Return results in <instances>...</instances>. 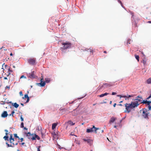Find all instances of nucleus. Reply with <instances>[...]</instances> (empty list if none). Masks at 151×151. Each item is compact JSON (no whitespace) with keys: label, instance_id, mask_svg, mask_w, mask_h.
I'll list each match as a JSON object with an SVG mask.
<instances>
[{"label":"nucleus","instance_id":"nucleus-51","mask_svg":"<svg viewBox=\"0 0 151 151\" xmlns=\"http://www.w3.org/2000/svg\"><path fill=\"white\" fill-rule=\"evenodd\" d=\"M24 144H25V143H24V142H22V143H20V144H21V145H24Z\"/></svg>","mask_w":151,"mask_h":151},{"label":"nucleus","instance_id":"nucleus-59","mask_svg":"<svg viewBox=\"0 0 151 151\" xmlns=\"http://www.w3.org/2000/svg\"><path fill=\"white\" fill-rule=\"evenodd\" d=\"M18 142H17L16 143L15 145H18Z\"/></svg>","mask_w":151,"mask_h":151},{"label":"nucleus","instance_id":"nucleus-21","mask_svg":"<svg viewBox=\"0 0 151 151\" xmlns=\"http://www.w3.org/2000/svg\"><path fill=\"white\" fill-rule=\"evenodd\" d=\"M146 83L148 84L151 83V77L149 78L146 81Z\"/></svg>","mask_w":151,"mask_h":151},{"label":"nucleus","instance_id":"nucleus-48","mask_svg":"<svg viewBox=\"0 0 151 151\" xmlns=\"http://www.w3.org/2000/svg\"><path fill=\"white\" fill-rule=\"evenodd\" d=\"M148 108H149V110H151V106H149Z\"/></svg>","mask_w":151,"mask_h":151},{"label":"nucleus","instance_id":"nucleus-22","mask_svg":"<svg viewBox=\"0 0 151 151\" xmlns=\"http://www.w3.org/2000/svg\"><path fill=\"white\" fill-rule=\"evenodd\" d=\"M12 104L15 108H18L19 106V105L16 103H15L14 104L12 103Z\"/></svg>","mask_w":151,"mask_h":151},{"label":"nucleus","instance_id":"nucleus-17","mask_svg":"<svg viewBox=\"0 0 151 151\" xmlns=\"http://www.w3.org/2000/svg\"><path fill=\"white\" fill-rule=\"evenodd\" d=\"M12 72V70H11L10 68H9L8 69V71L7 73L5 74L8 77L9 76L10 74V72Z\"/></svg>","mask_w":151,"mask_h":151},{"label":"nucleus","instance_id":"nucleus-46","mask_svg":"<svg viewBox=\"0 0 151 151\" xmlns=\"http://www.w3.org/2000/svg\"><path fill=\"white\" fill-rule=\"evenodd\" d=\"M151 97V94L147 98V99H149Z\"/></svg>","mask_w":151,"mask_h":151},{"label":"nucleus","instance_id":"nucleus-57","mask_svg":"<svg viewBox=\"0 0 151 151\" xmlns=\"http://www.w3.org/2000/svg\"><path fill=\"white\" fill-rule=\"evenodd\" d=\"M111 103H112V101H110V103H109V104H111Z\"/></svg>","mask_w":151,"mask_h":151},{"label":"nucleus","instance_id":"nucleus-55","mask_svg":"<svg viewBox=\"0 0 151 151\" xmlns=\"http://www.w3.org/2000/svg\"><path fill=\"white\" fill-rule=\"evenodd\" d=\"M12 102L11 101H10V102L7 103V104L10 103L11 104H12Z\"/></svg>","mask_w":151,"mask_h":151},{"label":"nucleus","instance_id":"nucleus-44","mask_svg":"<svg viewBox=\"0 0 151 151\" xmlns=\"http://www.w3.org/2000/svg\"><path fill=\"white\" fill-rule=\"evenodd\" d=\"M40 146H39L37 148V151H40Z\"/></svg>","mask_w":151,"mask_h":151},{"label":"nucleus","instance_id":"nucleus-18","mask_svg":"<svg viewBox=\"0 0 151 151\" xmlns=\"http://www.w3.org/2000/svg\"><path fill=\"white\" fill-rule=\"evenodd\" d=\"M109 94V93H105L104 94H102L98 96H99L100 97H102L104 96H106Z\"/></svg>","mask_w":151,"mask_h":151},{"label":"nucleus","instance_id":"nucleus-7","mask_svg":"<svg viewBox=\"0 0 151 151\" xmlns=\"http://www.w3.org/2000/svg\"><path fill=\"white\" fill-rule=\"evenodd\" d=\"M112 85L108 83H103L102 86H101L99 88V89H104L107 88H109Z\"/></svg>","mask_w":151,"mask_h":151},{"label":"nucleus","instance_id":"nucleus-53","mask_svg":"<svg viewBox=\"0 0 151 151\" xmlns=\"http://www.w3.org/2000/svg\"><path fill=\"white\" fill-rule=\"evenodd\" d=\"M24 129H26V130H27V129L26 127H24Z\"/></svg>","mask_w":151,"mask_h":151},{"label":"nucleus","instance_id":"nucleus-36","mask_svg":"<svg viewBox=\"0 0 151 151\" xmlns=\"http://www.w3.org/2000/svg\"><path fill=\"white\" fill-rule=\"evenodd\" d=\"M24 123L23 122L21 123V126H20L21 127V128L24 127Z\"/></svg>","mask_w":151,"mask_h":151},{"label":"nucleus","instance_id":"nucleus-31","mask_svg":"<svg viewBox=\"0 0 151 151\" xmlns=\"http://www.w3.org/2000/svg\"><path fill=\"white\" fill-rule=\"evenodd\" d=\"M14 136L15 137L18 138L19 139H20L19 137L18 136H17V134H14Z\"/></svg>","mask_w":151,"mask_h":151},{"label":"nucleus","instance_id":"nucleus-42","mask_svg":"<svg viewBox=\"0 0 151 151\" xmlns=\"http://www.w3.org/2000/svg\"><path fill=\"white\" fill-rule=\"evenodd\" d=\"M19 94H20V96H23L22 92V91H20L19 92Z\"/></svg>","mask_w":151,"mask_h":151},{"label":"nucleus","instance_id":"nucleus-6","mask_svg":"<svg viewBox=\"0 0 151 151\" xmlns=\"http://www.w3.org/2000/svg\"><path fill=\"white\" fill-rule=\"evenodd\" d=\"M36 59L35 58H31L27 60L28 63L32 65H35L36 64Z\"/></svg>","mask_w":151,"mask_h":151},{"label":"nucleus","instance_id":"nucleus-4","mask_svg":"<svg viewBox=\"0 0 151 151\" xmlns=\"http://www.w3.org/2000/svg\"><path fill=\"white\" fill-rule=\"evenodd\" d=\"M134 101L137 106L140 104L142 103L143 99L142 97L138 96L134 99Z\"/></svg>","mask_w":151,"mask_h":151},{"label":"nucleus","instance_id":"nucleus-39","mask_svg":"<svg viewBox=\"0 0 151 151\" xmlns=\"http://www.w3.org/2000/svg\"><path fill=\"white\" fill-rule=\"evenodd\" d=\"M20 119H21V121H24V119L22 117V115H21L20 116Z\"/></svg>","mask_w":151,"mask_h":151},{"label":"nucleus","instance_id":"nucleus-28","mask_svg":"<svg viewBox=\"0 0 151 151\" xmlns=\"http://www.w3.org/2000/svg\"><path fill=\"white\" fill-rule=\"evenodd\" d=\"M131 41V40L130 39H128L127 41V44L128 45V44H130Z\"/></svg>","mask_w":151,"mask_h":151},{"label":"nucleus","instance_id":"nucleus-61","mask_svg":"<svg viewBox=\"0 0 151 151\" xmlns=\"http://www.w3.org/2000/svg\"><path fill=\"white\" fill-rule=\"evenodd\" d=\"M6 88H9V86H6Z\"/></svg>","mask_w":151,"mask_h":151},{"label":"nucleus","instance_id":"nucleus-19","mask_svg":"<svg viewBox=\"0 0 151 151\" xmlns=\"http://www.w3.org/2000/svg\"><path fill=\"white\" fill-rule=\"evenodd\" d=\"M5 50L4 49V50H1V57H3V56H4L5 55Z\"/></svg>","mask_w":151,"mask_h":151},{"label":"nucleus","instance_id":"nucleus-43","mask_svg":"<svg viewBox=\"0 0 151 151\" xmlns=\"http://www.w3.org/2000/svg\"><path fill=\"white\" fill-rule=\"evenodd\" d=\"M116 94V92H113L112 93V95H115Z\"/></svg>","mask_w":151,"mask_h":151},{"label":"nucleus","instance_id":"nucleus-32","mask_svg":"<svg viewBox=\"0 0 151 151\" xmlns=\"http://www.w3.org/2000/svg\"><path fill=\"white\" fill-rule=\"evenodd\" d=\"M118 2L120 4L121 6L123 8H124V6H123V4L122 2L121 1H120V0H118Z\"/></svg>","mask_w":151,"mask_h":151},{"label":"nucleus","instance_id":"nucleus-63","mask_svg":"<svg viewBox=\"0 0 151 151\" xmlns=\"http://www.w3.org/2000/svg\"><path fill=\"white\" fill-rule=\"evenodd\" d=\"M101 133H103L104 132V130H101Z\"/></svg>","mask_w":151,"mask_h":151},{"label":"nucleus","instance_id":"nucleus-2","mask_svg":"<svg viewBox=\"0 0 151 151\" xmlns=\"http://www.w3.org/2000/svg\"><path fill=\"white\" fill-rule=\"evenodd\" d=\"M62 44L63 46L61 47V49L63 50H65L70 48L72 46V44L68 41H66L65 42H63Z\"/></svg>","mask_w":151,"mask_h":151},{"label":"nucleus","instance_id":"nucleus-5","mask_svg":"<svg viewBox=\"0 0 151 151\" xmlns=\"http://www.w3.org/2000/svg\"><path fill=\"white\" fill-rule=\"evenodd\" d=\"M149 114V112L146 109H143L142 116L145 119H148V116Z\"/></svg>","mask_w":151,"mask_h":151},{"label":"nucleus","instance_id":"nucleus-45","mask_svg":"<svg viewBox=\"0 0 151 151\" xmlns=\"http://www.w3.org/2000/svg\"><path fill=\"white\" fill-rule=\"evenodd\" d=\"M27 100L26 101V102L27 103L29 102V97H28V98H27Z\"/></svg>","mask_w":151,"mask_h":151},{"label":"nucleus","instance_id":"nucleus-14","mask_svg":"<svg viewBox=\"0 0 151 151\" xmlns=\"http://www.w3.org/2000/svg\"><path fill=\"white\" fill-rule=\"evenodd\" d=\"M118 96H120V98L123 97L124 98H129L130 97H133V96L127 95V96H121V95H118Z\"/></svg>","mask_w":151,"mask_h":151},{"label":"nucleus","instance_id":"nucleus-47","mask_svg":"<svg viewBox=\"0 0 151 151\" xmlns=\"http://www.w3.org/2000/svg\"><path fill=\"white\" fill-rule=\"evenodd\" d=\"M103 103L106 104L107 102L106 101H104L103 102H101L100 103L101 104H103Z\"/></svg>","mask_w":151,"mask_h":151},{"label":"nucleus","instance_id":"nucleus-27","mask_svg":"<svg viewBox=\"0 0 151 151\" xmlns=\"http://www.w3.org/2000/svg\"><path fill=\"white\" fill-rule=\"evenodd\" d=\"M68 122L71 125H73L75 124V123H73V122H71V121H69Z\"/></svg>","mask_w":151,"mask_h":151},{"label":"nucleus","instance_id":"nucleus-37","mask_svg":"<svg viewBox=\"0 0 151 151\" xmlns=\"http://www.w3.org/2000/svg\"><path fill=\"white\" fill-rule=\"evenodd\" d=\"M13 138H12V134H11L10 136V138H9V140H11L12 139H13Z\"/></svg>","mask_w":151,"mask_h":151},{"label":"nucleus","instance_id":"nucleus-29","mask_svg":"<svg viewBox=\"0 0 151 151\" xmlns=\"http://www.w3.org/2000/svg\"><path fill=\"white\" fill-rule=\"evenodd\" d=\"M4 138L6 140H8V136H7V135L4 136Z\"/></svg>","mask_w":151,"mask_h":151},{"label":"nucleus","instance_id":"nucleus-3","mask_svg":"<svg viewBox=\"0 0 151 151\" xmlns=\"http://www.w3.org/2000/svg\"><path fill=\"white\" fill-rule=\"evenodd\" d=\"M42 78H41L40 79L41 82L40 83H37V84L39 86H40L41 87H43L45 85V83H50L51 81V79L50 78H45V81L43 82V77H42Z\"/></svg>","mask_w":151,"mask_h":151},{"label":"nucleus","instance_id":"nucleus-16","mask_svg":"<svg viewBox=\"0 0 151 151\" xmlns=\"http://www.w3.org/2000/svg\"><path fill=\"white\" fill-rule=\"evenodd\" d=\"M116 119V118L115 117H114V116L112 117L109 122L110 123H113L114 121Z\"/></svg>","mask_w":151,"mask_h":151},{"label":"nucleus","instance_id":"nucleus-8","mask_svg":"<svg viewBox=\"0 0 151 151\" xmlns=\"http://www.w3.org/2000/svg\"><path fill=\"white\" fill-rule=\"evenodd\" d=\"M99 129V128H96L94 126H93V127L89 129H87L86 132L88 133H89L90 132H93V131H95L96 133H97V132H96L97 130Z\"/></svg>","mask_w":151,"mask_h":151},{"label":"nucleus","instance_id":"nucleus-9","mask_svg":"<svg viewBox=\"0 0 151 151\" xmlns=\"http://www.w3.org/2000/svg\"><path fill=\"white\" fill-rule=\"evenodd\" d=\"M83 140L84 142H86L87 143L90 145H91L93 143V140L88 138L83 139Z\"/></svg>","mask_w":151,"mask_h":151},{"label":"nucleus","instance_id":"nucleus-49","mask_svg":"<svg viewBox=\"0 0 151 151\" xmlns=\"http://www.w3.org/2000/svg\"><path fill=\"white\" fill-rule=\"evenodd\" d=\"M20 139L21 140V142H22L24 140L23 138H22L21 139Z\"/></svg>","mask_w":151,"mask_h":151},{"label":"nucleus","instance_id":"nucleus-35","mask_svg":"<svg viewBox=\"0 0 151 151\" xmlns=\"http://www.w3.org/2000/svg\"><path fill=\"white\" fill-rule=\"evenodd\" d=\"M28 97H29L28 95L27 94H25L24 96V97H23V98L24 99V98H27Z\"/></svg>","mask_w":151,"mask_h":151},{"label":"nucleus","instance_id":"nucleus-13","mask_svg":"<svg viewBox=\"0 0 151 151\" xmlns=\"http://www.w3.org/2000/svg\"><path fill=\"white\" fill-rule=\"evenodd\" d=\"M8 115L7 112L5 111L2 114L1 116L3 118H5Z\"/></svg>","mask_w":151,"mask_h":151},{"label":"nucleus","instance_id":"nucleus-15","mask_svg":"<svg viewBox=\"0 0 151 151\" xmlns=\"http://www.w3.org/2000/svg\"><path fill=\"white\" fill-rule=\"evenodd\" d=\"M151 103V101H147V100H143V102L142 103L145 104H147V105H148V106H150V105Z\"/></svg>","mask_w":151,"mask_h":151},{"label":"nucleus","instance_id":"nucleus-23","mask_svg":"<svg viewBox=\"0 0 151 151\" xmlns=\"http://www.w3.org/2000/svg\"><path fill=\"white\" fill-rule=\"evenodd\" d=\"M6 144L7 145V146L8 147H13L14 146V143H13L12 144H11L10 145L9 144H8V143L6 142Z\"/></svg>","mask_w":151,"mask_h":151},{"label":"nucleus","instance_id":"nucleus-20","mask_svg":"<svg viewBox=\"0 0 151 151\" xmlns=\"http://www.w3.org/2000/svg\"><path fill=\"white\" fill-rule=\"evenodd\" d=\"M57 125V123H53L52 125V129H54L55 128Z\"/></svg>","mask_w":151,"mask_h":151},{"label":"nucleus","instance_id":"nucleus-24","mask_svg":"<svg viewBox=\"0 0 151 151\" xmlns=\"http://www.w3.org/2000/svg\"><path fill=\"white\" fill-rule=\"evenodd\" d=\"M34 137L35 138V140L36 139V138H37L38 140H40V137L37 135L35 134L34 135Z\"/></svg>","mask_w":151,"mask_h":151},{"label":"nucleus","instance_id":"nucleus-50","mask_svg":"<svg viewBox=\"0 0 151 151\" xmlns=\"http://www.w3.org/2000/svg\"><path fill=\"white\" fill-rule=\"evenodd\" d=\"M116 103H115L114 104V105H113V106L114 107H115L116 106Z\"/></svg>","mask_w":151,"mask_h":151},{"label":"nucleus","instance_id":"nucleus-62","mask_svg":"<svg viewBox=\"0 0 151 151\" xmlns=\"http://www.w3.org/2000/svg\"><path fill=\"white\" fill-rule=\"evenodd\" d=\"M114 128H116V125H115V126H114Z\"/></svg>","mask_w":151,"mask_h":151},{"label":"nucleus","instance_id":"nucleus-60","mask_svg":"<svg viewBox=\"0 0 151 151\" xmlns=\"http://www.w3.org/2000/svg\"><path fill=\"white\" fill-rule=\"evenodd\" d=\"M119 105L120 106H122V105L121 104H119Z\"/></svg>","mask_w":151,"mask_h":151},{"label":"nucleus","instance_id":"nucleus-64","mask_svg":"<svg viewBox=\"0 0 151 151\" xmlns=\"http://www.w3.org/2000/svg\"><path fill=\"white\" fill-rule=\"evenodd\" d=\"M122 102H123V101H120L119 102V103H122Z\"/></svg>","mask_w":151,"mask_h":151},{"label":"nucleus","instance_id":"nucleus-40","mask_svg":"<svg viewBox=\"0 0 151 151\" xmlns=\"http://www.w3.org/2000/svg\"><path fill=\"white\" fill-rule=\"evenodd\" d=\"M5 131L6 132V135H7L8 134V133H7V132H8V131L6 129H5Z\"/></svg>","mask_w":151,"mask_h":151},{"label":"nucleus","instance_id":"nucleus-38","mask_svg":"<svg viewBox=\"0 0 151 151\" xmlns=\"http://www.w3.org/2000/svg\"><path fill=\"white\" fill-rule=\"evenodd\" d=\"M26 78V77L25 76H24L23 75V76H22L20 77V78L21 79V78Z\"/></svg>","mask_w":151,"mask_h":151},{"label":"nucleus","instance_id":"nucleus-41","mask_svg":"<svg viewBox=\"0 0 151 151\" xmlns=\"http://www.w3.org/2000/svg\"><path fill=\"white\" fill-rule=\"evenodd\" d=\"M9 80H8V79L7 78V77H4V79H5V80H8V81H9L10 80V78H9Z\"/></svg>","mask_w":151,"mask_h":151},{"label":"nucleus","instance_id":"nucleus-10","mask_svg":"<svg viewBox=\"0 0 151 151\" xmlns=\"http://www.w3.org/2000/svg\"><path fill=\"white\" fill-rule=\"evenodd\" d=\"M33 134H32L28 132L27 134V137L29 139H31L32 140H35V138L34 137Z\"/></svg>","mask_w":151,"mask_h":151},{"label":"nucleus","instance_id":"nucleus-25","mask_svg":"<svg viewBox=\"0 0 151 151\" xmlns=\"http://www.w3.org/2000/svg\"><path fill=\"white\" fill-rule=\"evenodd\" d=\"M88 50L89 51V52L91 53L92 54H93L94 52V50H92V49H91V48H90L88 49Z\"/></svg>","mask_w":151,"mask_h":151},{"label":"nucleus","instance_id":"nucleus-33","mask_svg":"<svg viewBox=\"0 0 151 151\" xmlns=\"http://www.w3.org/2000/svg\"><path fill=\"white\" fill-rule=\"evenodd\" d=\"M15 112L14 111H12L11 114H10L9 116L12 115V117H14V113Z\"/></svg>","mask_w":151,"mask_h":151},{"label":"nucleus","instance_id":"nucleus-54","mask_svg":"<svg viewBox=\"0 0 151 151\" xmlns=\"http://www.w3.org/2000/svg\"><path fill=\"white\" fill-rule=\"evenodd\" d=\"M104 52L105 53H106L107 52L106 51H104Z\"/></svg>","mask_w":151,"mask_h":151},{"label":"nucleus","instance_id":"nucleus-56","mask_svg":"<svg viewBox=\"0 0 151 151\" xmlns=\"http://www.w3.org/2000/svg\"><path fill=\"white\" fill-rule=\"evenodd\" d=\"M21 105H22V106H24V104H22V103H21Z\"/></svg>","mask_w":151,"mask_h":151},{"label":"nucleus","instance_id":"nucleus-12","mask_svg":"<svg viewBox=\"0 0 151 151\" xmlns=\"http://www.w3.org/2000/svg\"><path fill=\"white\" fill-rule=\"evenodd\" d=\"M28 77H29L31 78H35V74L34 71H33L30 73H29L28 74Z\"/></svg>","mask_w":151,"mask_h":151},{"label":"nucleus","instance_id":"nucleus-58","mask_svg":"<svg viewBox=\"0 0 151 151\" xmlns=\"http://www.w3.org/2000/svg\"><path fill=\"white\" fill-rule=\"evenodd\" d=\"M10 56H12L13 55V54L12 53H11L10 54Z\"/></svg>","mask_w":151,"mask_h":151},{"label":"nucleus","instance_id":"nucleus-11","mask_svg":"<svg viewBox=\"0 0 151 151\" xmlns=\"http://www.w3.org/2000/svg\"><path fill=\"white\" fill-rule=\"evenodd\" d=\"M79 113V111L77 109L73 110L72 112V114L73 116H77Z\"/></svg>","mask_w":151,"mask_h":151},{"label":"nucleus","instance_id":"nucleus-34","mask_svg":"<svg viewBox=\"0 0 151 151\" xmlns=\"http://www.w3.org/2000/svg\"><path fill=\"white\" fill-rule=\"evenodd\" d=\"M14 138L12 139H11V140H10V142L11 143V144H12V142H14Z\"/></svg>","mask_w":151,"mask_h":151},{"label":"nucleus","instance_id":"nucleus-1","mask_svg":"<svg viewBox=\"0 0 151 151\" xmlns=\"http://www.w3.org/2000/svg\"><path fill=\"white\" fill-rule=\"evenodd\" d=\"M124 106L126 107V110L124 111V112L128 113H129L131 111V109L137 107L134 101L131 102L130 104L126 103L124 104Z\"/></svg>","mask_w":151,"mask_h":151},{"label":"nucleus","instance_id":"nucleus-52","mask_svg":"<svg viewBox=\"0 0 151 151\" xmlns=\"http://www.w3.org/2000/svg\"><path fill=\"white\" fill-rule=\"evenodd\" d=\"M147 23H151V21H148L147 22Z\"/></svg>","mask_w":151,"mask_h":151},{"label":"nucleus","instance_id":"nucleus-26","mask_svg":"<svg viewBox=\"0 0 151 151\" xmlns=\"http://www.w3.org/2000/svg\"><path fill=\"white\" fill-rule=\"evenodd\" d=\"M142 62L143 63V65H145L146 64L147 60H146V59L145 58V59H143Z\"/></svg>","mask_w":151,"mask_h":151},{"label":"nucleus","instance_id":"nucleus-30","mask_svg":"<svg viewBox=\"0 0 151 151\" xmlns=\"http://www.w3.org/2000/svg\"><path fill=\"white\" fill-rule=\"evenodd\" d=\"M135 58H136V59L138 61H139V56L138 55H135Z\"/></svg>","mask_w":151,"mask_h":151}]
</instances>
